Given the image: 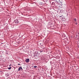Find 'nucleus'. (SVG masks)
Returning a JSON list of instances; mask_svg holds the SVG:
<instances>
[{"instance_id": "f257e3e1", "label": "nucleus", "mask_w": 79, "mask_h": 79, "mask_svg": "<svg viewBox=\"0 0 79 79\" xmlns=\"http://www.w3.org/2000/svg\"><path fill=\"white\" fill-rule=\"evenodd\" d=\"M56 6L58 8L60 9L61 8V5H60L59 3L56 4Z\"/></svg>"}, {"instance_id": "ddd939ff", "label": "nucleus", "mask_w": 79, "mask_h": 79, "mask_svg": "<svg viewBox=\"0 0 79 79\" xmlns=\"http://www.w3.org/2000/svg\"><path fill=\"white\" fill-rule=\"evenodd\" d=\"M34 68H37V66H34Z\"/></svg>"}, {"instance_id": "39448f33", "label": "nucleus", "mask_w": 79, "mask_h": 79, "mask_svg": "<svg viewBox=\"0 0 79 79\" xmlns=\"http://www.w3.org/2000/svg\"><path fill=\"white\" fill-rule=\"evenodd\" d=\"M25 61L27 63H29V59H27L25 60Z\"/></svg>"}, {"instance_id": "20e7f679", "label": "nucleus", "mask_w": 79, "mask_h": 79, "mask_svg": "<svg viewBox=\"0 0 79 79\" xmlns=\"http://www.w3.org/2000/svg\"><path fill=\"white\" fill-rule=\"evenodd\" d=\"M23 71V68H22V67H20L18 69V71Z\"/></svg>"}, {"instance_id": "f8f14e48", "label": "nucleus", "mask_w": 79, "mask_h": 79, "mask_svg": "<svg viewBox=\"0 0 79 79\" xmlns=\"http://www.w3.org/2000/svg\"><path fill=\"white\" fill-rule=\"evenodd\" d=\"M60 0H57V1H56V3H58V2H59V1Z\"/></svg>"}, {"instance_id": "6ab92c4d", "label": "nucleus", "mask_w": 79, "mask_h": 79, "mask_svg": "<svg viewBox=\"0 0 79 79\" xmlns=\"http://www.w3.org/2000/svg\"><path fill=\"white\" fill-rule=\"evenodd\" d=\"M7 79H10V78L8 77Z\"/></svg>"}, {"instance_id": "dca6fc26", "label": "nucleus", "mask_w": 79, "mask_h": 79, "mask_svg": "<svg viewBox=\"0 0 79 79\" xmlns=\"http://www.w3.org/2000/svg\"><path fill=\"white\" fill-rule=\"evenodd\" d=\"M75 24H76V25H77V22H76V23H75Z\"/></svg>"}, {"instance_id": "4468645a", "label": "nucleus", "mask_w": 79, "mask_h": 79, "mask_svg": "<svg viewBox=\"0 0 79 79\" xmlns=\"http://www.w3.org/2000/svg\"><path fill=\"white\" fill-rule=\"evenodd\" d=\"M11 67H10L9 68H8V69H11Z\"/></svg>"}, {"instance_id": "9d476101", "label": "nucleus", "mask_w": 79, "mask_h": 79, "mask_svg": "<svg viewBox=\"0 0 79 79\" xmlns=\"http://www.w3.org/2000/svg\"><path fill=\"white\" fill-rule=\"evenodd\" d=\"M43 60H45V57L44 56H43Z\"/></svg>"}, {"instance_id": "7ed1b4c3", "label": "nucleus", "mask_w": 79, "mask_h": 79, "mask_svg": "<svg viewBox=\"0 0 79 79\" xmlns=\"http://www.w3.org/2000/svg\"><path fill=\"white\" fill-rule=\"evenodd\" d=\"M57 0H55V3H63V2H62V1H61V0H59V1L57 2H56V1H57Z\"/></svg>"}, {"instance_id": "2eb2a0df", "label": "nucleus", "mask_w": 79, "mask_h": 79, "mask_svg": "<svg viewBox=\"0 0 79 79\" xmlns=\"http://www.w3.org/2000/svg\"><path fill=\"white\" fill-rule=\"evenodd\" d=\"M75 35V36H76V37H77V34Z\"/></svg>"}, {"instance_id": "aec40b11", "label": "nucleus", "mask_w": 79, "mask_h": 79, "mask_svg": "<svg viewBox=\"0 0 79 79\" xmlns=\"http://www.w3.org/2000/svg\"><path fill=\"white\" fill-rule=\"evenodd\" d=\"M18 65H20V64H18Z\"/></svg>"}, {"instance_id": "f03ea898", "label": "nucleus", "mask_w": 79, "mask_h": 79, "mask_svg": "<svg viewBox=\"0 0 79 79\" xmlns=\"http://www.w3.org/2000/svg\"><path fill=\"white\" fill-rule=\"evenodd\" d=\"M14 23L15 24H18L19 23V19H15L14 21Z\"/></svg>"}, {"instance_id": "f3484780", "label": "nucleus", "mask_w": 79, "mask_h": 79, "mask_svg": "<svg viewBox=\"0 0 79 79\" xmlns=\"http://www.w3.org/2000/svg\"><path fill=\"white\" fill-rule=\"evenodd\" d=\"M60 18H62V16H60Z\"/></svg>"}, {"instance_id": "1a4fd4ad", "label": "nucleus", "mask_w": 79, "mask_h": 79, "mask_svg": "<svg viewBox=\"0 0 79 79\" xmlns=\"http://www.w3.org/2000/svg\"><path fill=\"white\" fill-rule=\"evenodd\" d=\"M40 53H42L43 52H44V51H43V50H40Z\"/></svg>"}, {"instance_id": "412c9836", "label": "nucleus", "mask_w": 79, "mask_h": 79, "mask_svg": "<svg viewBox=\"0 0 79 79\" xmlns=\"http://www.w3.org/2000/svg\"><path fill=\"white\" fill-rule=\"evenodd\" d=\"M65 37H66V36H65Z\"/></svg>"}, {"instance_id": "423d86ee", "label": "nucleus", "mask_w": 79, "mask_h": 79, "mask_svg": "<svg viewBox=\"0 0 79 79\" xmlns=\"http://www.w3.org/2000/svg\"><path fill=\"white\" fill-rule=\"evenodd\" d=\"M5 75H6V77H8L9 76V74L8 73H6Z\"/></svg>"}, {"instance_id": "a211bd4d", "label": "nucleus", "mask_w": 79, "mask_h": 79, "mask_svg": "<svg viewBox=\"0 0 79 79\" xmlns=\"http://www.w3.org/2000/svg\"><path fill=\"white\" fill-rule=\"evenodd\" d=\"M35 56H36V55H34V57H35Z\"/></svg>"}, {"instance_id": "9b49d317", "label": "nucleus", "mask_w": 79, "mask_h": 79, "mask_svg": "<svg viewBox=\"0 0 79 79\" xmlns=\"http://www.w3.org/2000/svg\"><path fill=\"white\" fill-rule=\"evenodd\" d=\"M44 4L43 2H41L40 3V5H43Z\"/></svg>"}, {"instance_id": "6e6552de", "label": "nucleus", "mask_w": 79, "mask_h": 79, "mask_svg": "<svg viewBox=\"0 0 79 79\" xmlns=\"http://www.w3.org/2000/svg\"><path fill=\"white\" fill-rule=\"evenodd\" d=\"M6 55H8V54L9 52H8V51H6Z\"/></svg>"}, {"instance_id": "0eeeda50", "label": "nucleus", "mask_w": 79, "mask_h": 79, "mask_svg": "<svg viewBox=\"0 0 79 79\" xmlns=\"http://www.w3.org/2000/svg\"><path fill=\"white\" fill-rule=\"evenodd\" d=\"M74 21L75 22H77V19H76V18L74 19Z\"/></svg>"}]
</instances>
